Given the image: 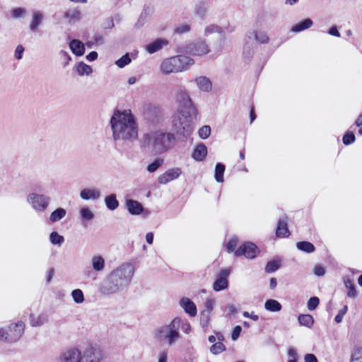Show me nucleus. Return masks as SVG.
<instances>
[{"mask_svg":"<svg viewBox=\"0 0 362 362\" xmlns=\"http://www.w3.org/2000/svg\"><path fill=\"white\" fill-rule=\"evenodd\" d=\"M177 110L172 117V129L177 134L187 137L194 131V120L198 109L186 90L180 89L175 94Z\"/></svg>","mask_w":362,"mask_h":362,"instance_id":"nucleus-1","label":"nucleus"},{"mask_svg":"<svg viewBox=\"0 0 362 362\" xmlns=\"http://www.w3.org/2000/svg\"><path fill=\"white\" fill-rule=\"evenodd\" d=\"M115 141H132L138 138V124L129 111H116L110 119Z\"/></svg>","mask_w":362,"mask_h":362,"instance_id":"nucleus-2","label":"nucleus"},{"mask_svg":"<svg viewBox=\"0 0 362 362\" xmlns=\"http://www.w3.org/2000/svg\"><path fill=\"white\" fill-rule=\"evenodd\" d=\"M134 267L124 263L113 269L100 284L99 291L103 295L117 293L130 284L134 274Z\"/></svg>","mask_w":362,"mask_h":362,"instance_id":"nucleus-3","label":"nucleus"},{"mask_svg":"<svg viewBox=\"0 0 362 362\" xmlns=\"http://www.w3.org/2000/svg\"><path fill=\"white\" fill-rule=\"evenodd\" d=\"M175 136L173 133L157 130L144 134L141 139V146L155 154L166 152L173 144Z\"/></svg>","mask_w":362,"mask_h":362,"instance_id":"nucleus-4","label":"nucleus"},{"mask_svg":"<svg viewBox=\"0 0 362 362\" xmlns=\"http://www.w3.org/2000/svg\"><path fill=\"white\" fill-rule=\"evenodd\" d=\"M181 324L182 320L180 317L174 318L168 325L160 326L155 329V338L168 346L174 345L180 337Z\"/></svg>","mask_w":362,"mask_h":362,"instance_id":"nucleus-5","label":"nucleus"},{"mask_svg":"<svg viewBox=\"0 0 362 362\" xmlns=\"http://www.w3.org/2000/svg\"><path fill=\"white\" fill-rule=\"evenodd\" d=\"M194 63V59L186 55H177L163 59L160 64V71L165 75L182 72Z\"/></svg>","mask_w":362,"mask_h":362,"instance_id":"nucleus-6","label":"nucleus"},{"mask_svg":"<svg viewBox=\"0 0 362 362\" xmlns=\"http://www.w3.org/2000/svg\"><path fill=\"white\" fill-rule=\"evenodd\" d=\"M59 362H98L93 358L91 353H83L76 346H71L63 349L59 356Z\"/></svg>","mask_w":362,"mask_h":362,"instance_id":"nucleus-7","label":"nucleus"},{"mask_svg":"<svg viewBox=\"0 0 362 362\" xmlns=\"http://www.w3.org/2000/svg\"><path fill=\"white\" fill-rule=\"evenodd\" d=\"M26 201L35 211L40 213L49 206L50 198L42 194L31 192L28 194Z\"/></svg>","mask_w":362,"mask_h":362,"instance_id":"nucleus-8","label":"nucleus"},{"mask_svg":"<svg viewBox=\"0 0 362 362\" xmlns=\"http://www.w3.org/2000/svg\"><path fill=\"white\" fill-rule=\"evenodd\" d=\"M187 54L192 56H202L209 52V48L205 41L198 40L188 43L185 48Z\"/></svg>","mask_w":362,"mask_h":362,"instance_id":"nucleus-9","label":"nucleus"},{"mask_svg":"<svg viewBox=\"0 0 362 362\" xmlns=\"http://www.w3.org/2000/svg\"><path fill=\"white\" fill-rule=\"evenodd\" d=\"M25 323L19 321L16 323H12L8 327V337L9 343H14L22 337L24 334Z\"/></svg>","mask_w":362,"mask_h":362,"instance_id":"nucleus-10","label":"nucleus"},{"mask_svg":"<svg viewBox=\"0 0 362 362\" xmlns=\"http://www.w3.org/2000/svg\"><path fill=\"white\" fill-rule=\"evenodd\" d=\"M257 252V247L252 243H245L235 251L236 257L245 256L247 259H254Z\"/></svg>","mask_w":362,"mask_h":362,"instance_id":"nucleus-11","label":"nucleus"},{"mask_svg":"<svg viewBox=\"0 0 362 362\" xmlns=\"http://www.w3.org/2000/svg\"><path fill=\"white\" fill-rule=\"evenodd\" d=\"M247 39L245 45L244 47V52L245 53V50L247 48H249L248 40H255V41L261 43V44H267L269 41V37L267 33V32L262 30H254L252 31L249 32L247 34Z\"/></svg>","mask_w":362,"mask_h":362,"instance_id":"nucleus-12","label":"nucleus"},{"mask_svg":"<svg viewBox=\"0 0 362 362\" xmlns=\"http://www.w3.org/2000/svg\"><path fill=\"white\" fill-rule=\"evenodd\" d=\"M181 174L182 170L180 168H171L161 174L158 178V182L161 185H165L169 182L178 178Z\"/></svg>","mask_w":362,"mask_h":362,"instance_id":"nucleus-13","label":"nucleus"},{"mask_svg":"<svg viewBox=\"0 0 362 362\" xmlns=\"http://www.w3.org/2000/svg\"><path fill=\"white\" fill-rule=\"evenodd\" d=\"M229 275V270L223 269L218 274L217 279L213 284V288L216 291H222L228 287L227 277Z\"/></svg>","mask_w":362,"mask_h":362,"instance_id":"nucleus-14","label":"nucleus"},{"mask_svg":"<svg viewBox=\"0 0 362 362\" xmlns=\"http://www.w3.org/2000/svg\"><path fill=\"white\" fill-rule=\"evenodd\" d=\"M223 33L224 32L223 28L216 25H208L204 29V36L207 37L212 33H218L221 35L218 45L216 48L217 51H221L224 45V36L223 35Z\"/></svg>","mask_w":362,"mask_h":362,"instance_id":"nucleus-15","label":"nucleus"},{"mask_svg":"<svg viewBox=\"0 0 362 362\" xmlns=\"http://www.w3.org/2000/svg\"><path fill=\"white\" fill-rule=\"evenodd\" d=\"M64 18L69 23H75L81 20V13L78 8L71 7L66 10Z\"/></svg>","mask_w":362,"mask_h":362,"instance_id":"nucleus-16","label":"nucleus"},{"mask_svg":"<svg viewBox=\"0 0 362 362\" xmlns=\"http://www.w3.org/2000/svg\"><path fill=\"white\" fill-rule=\"evenodd\" d=\"M180 305L184 309L185 312L190 317H194L197 315V307L194 302L187 297H183L180 300Z\"/></svg>","mask_w":362,"mask_h":362,"instance_id":"nucleus-17","label":"nucleus"},{"mask_svg":"<svg viewBox=\"0 0 362 362\" xmlns=\"http://www.w3.org/2000/svg\"><path fill=\"white\" fill-rule=\"evenodd\" d=\"M43 20V13L40 11H34L32 13L31 21L29 26L30 30L33 33L37 32L39 30V27L42 24Z\"/></svg>","mask_w":362,"mask_h":362,"instance_id":"nucleus-18","label":"nucleus"},{"mask_svg":"<svg viewBox=\"0 0 362 362\" xmlns=\"http://www.w3.org/2000/svg\"><path fill=\"white\" fill-rule=\"evenodd\" d=\"M169 42L164 38H158L153 42L148 44L145 49L149 54H153L160 50L163 47L167 46Z\"/></svg>","mask_w":362,"mask_h":362,"instance_id":"nucleus-19","label":"nucleus"},{"mask_svg":"<svg viewBox=\"0 0 362 362\" xmlns=\"http://www.w3.org/2000/svg\"><path fill=\"white\" fill-rule=\"evenodd\" d=\"M197 88L202 92H209L212 89L211 80L206 76H199L194 79Z\"/></svg>","mask_w":362,"mask_h":362,"instance_id":"nucleus-20","label":"nucleus"},{"mask_svg":"<svg viewBox=\"0 0 362 362\" xmlns=\"http://www.w3.org/2000/svg\"><path fill=\"white\" fill-rule=\"evenodd\" d=\"M80 197L83 200H97L100 197V192L95 188H85L81 191Z\"/></svg>","mask_w":362,"mask_h":362,"instance_id":"nucleus-21","label":"nucleus"},{"mask_svg":"<svg viewBox=\"0 0 362 362\" xmlns=\"http://www.w3.org/2000/svg\"><path fill=\"white\" fill-rule=\"evenodd\" d=\"M126 205L128 211L133 215H139L141 214L144 210L142 204L136 200L127 199Z\"/></svg>","mask_w":362,"mask_h":362,"instance_id":"nucleus-22","label":"nucleus"},{"mask_svg":"<svg viewBox=\"0 0 362 362\" xmlns=\"http://www.w3.org/2000/svg\"><path fill=\"white\" fill-rule=\"evenodd\" d=\"M207 155V148L204 144H198L192 153V158L197 161H203Z\"/></svg>","mask_w":362,"mask_h":362,"instance_id":"nucleus-23","label":"nucleus"},{"mask_svg":"<svg viewBox=\"0 0 362 362\" xmlns=\"http://www.w3.org/2000/svg\"><path fill=\"white\" fill-rule=\"evenodd\" d=\"M69 47L76 56H82L85 52L84 44L78 40H72L69 42Z\"/></svg>","mask_w":362,"mask_h":362,"instance_id":"nucleus-24","label":"nucleus"},{"mask_svg":"<svg viewBox=\"0 0 362 362\" xmlns=\"http://www.w3.org/2000/svg\"><path fill=\"white\" fill-rule=\"evenodd\" d=\"M313 24L310 18H306L303 21L295 24L291 29L293 33H299L310 28Z\"/></svg>","mask_w":362,"mask_h":362,"instance_id":"nucleus-25","label":"nucleus"},{"mask_svg":"<svg viewBox=\"0 0 362 362\" xmlns=\"http://www.w3.org/2000/svg\"><path fill=\"white\" fill-rule=\"evenodd\" d=\"M91 265L94 271L101 272L105 268V259L100 255H94L91 257Z\"/></svg>","mask_w":362,"mask_h":362,"instance_id":"nucleus-26","label":"nucleus"},{"mask_svg":"<svg viewBox=\"0 0 362 362\" xmlns=\"http://www.w3.org/2000/svg\"><path fill=\"white\" fill-rule=\"evenodd\" d=\"M66 211L64 208H57L53 211L49 218V221L52 223H54L65 217Z\"/></svg>","mask_w":362,"mask_h":362,"instance_id":"nucleus-27","label":"nucleus"},{"mask_svg":"<svg viewBox=\"0 0 362 362\" xmlns=\"http://www.w3.org/2000/svg\"><path fill=\"white\" fill-rule=\"evenodd\" d=\"M209 6L208 4L205 1H198L194 7L195 13L200 18H205Z\"/></svg>","mask_w":362,"mask_h":362,"instance_id":"nucleus-28","label":"nucleus"},{"mask_svg":"<svg viewBox=\"0 0 362 362\" xmlns=\"http://www.w3.org/2000/svg\"><path fill=\"white\" fill-rule=\"evenodd\" d=\"M281 265V259L279 257L269 261L265 267V272L270 274L278 270Z\"/></svg>","mask_w":362,"mask_h":362,"instance_id":"nucleus-29","label":"nucleus"},{"mask_svg":"<svg viewBox=\"0 0 362 362\" xmlns=\"http://www.w3.org/2000/svg\"><path fill=\"white\" fill-rule=\"evenodd\" d=\"M76 70L80 76H89L93 72L92 67L83 62L76 65Z\"/></svg>","mask_w":362,"mask_h":362,"instance_id":"nucleus-30","label":"nucleus"},{"mask_svg":"<svg viewBox=\"0 0 362 362\" xmlns=\"http://www.w3.org/2000/svg\"><path fill=\"white\" fill-rule=\"evenodd\" d=\"M29 320L30 325L32 327H40L47 322L46 317L42 315H35L33 314H30Z\"/></svg>","mask_w":362,"mask_h":362,"instance_id":"nucleus-31","label":"nucleus"},{"mask_svg":"<svg viewBox=\"0 0 362 362\" xmlns=\"http://www.w3.org/2000/svg\"><path fill=\"white\" fill-rule=\"evenodd\" d=\"M105 203L106 207L111 211L115 210L119 206V202L115 194L107 196L105 198Z\"/></svg>","mask_w":362,"mask_h":362,"instance_id":"nucleus-32","label":"nucleus"},{"mask_svg":"<svg viewBox=\"0 0 362 362\" xmlns=\"http://www.w3.org/2000/svg\"><path fill=\"white\" fill-rule=\"evenodd\" d=\"M264 308L270 312H279L281 310V305L276 300L269 299L264 303Z\"/></svg>","mask_w":362,"mask_h":362,"instance_id":"nucleus-33","label":"nucleus"},{"mask_svg":"<svg viewBox=\"0 0 362 362\" xmlns=\"http://www.w3.org/2000/svg\"><path fill=\"white\" fill-rule=\"evenodd\" d=\"M225 169V165L223 163H216L215 166L214 178L217 182H223L224 181L223 175Z\"/></svg>","mask_w":362,"mask_h":362,"instance_id":"nucleus-34","label":"nucleus"},{"mask_svg":"<svg viewBox=\"0 0 362 362\" xmlns=\"http://www.w3.org/2000/svg\"><path fill=\"white\" fill-rule=\"evenodd\" d=\"M298 322L300 325L310 328L314 324V319L312 315L305 314L298 316Z\"/></svg>","mask_w":362,"mask_h":362,"instance_id":"nucleus-35","label":"nucleus"},{"mask_svg":"<svg viewBox=\"0 0 362 362\" xmlns=\"http://www.w3.org/2000/svg\"><path fill=\"white\" fill-rule=\"evenodd\" d=\"M344 283L346 288L349 289L347 296L349 298H355L357 295L355 285L354 282L349 279H344Z\"/></svg>","mask_w":362,"mask_h":362,"instance_id":"nucleus-36","label":"nucleus"},{"mask_svg":"<svg viewBox=\"0 0 362 362\" xmlns=\"http://www.w3.org/2000/svg\"><path fill=\"white\" fill-rule=\"evenodd\" d=\"M215 300L212 298H207L204 303L205 310L202 313V316H205L206 320H209L210 313L214 309Z\"/></svg>","mask_w":362,"mask_h":362,"instance_id":"nucleus-37","label":"nucleus"},{"mask_svg":"<svg viewBox=\"0 0 362 362\" xmlns=\"http://www.w3.org/2000/svg\"><path fill=\"white\" fill-rule=\"evenodd\" d=\"M296 247L298 250L308 253H311L315 251V246L311 243L307 241L298 242Z\"/></svg>","mask_w":362,"mask_h":362,"instance_id":"nucleus-38","label":"nucleus"},{"mask_svg":"<svg viewBox=\"0 0 362 362\" xmlns=\"http://www.w3.org/2000/svg\"><path fill=\"white\" fill-rule=\"evenodd\" d=\"M79 213L83 221H88L94 218L93 211L86 206L82 207Z\"/></svg>","mask_w":362,"mask_h":362,"instance_id":"nucleus-39","label":"nucleus"},{"mask_svg":"<svg viewBox=\"0 0 362 362\" xmlns=\"http://www.w3.org/2000/svg\"><path fill=\"white\" fill-rule=\"evenodd\" d=\"M163 163V160L161 158H156L151 163L147 165L146 170L153 173L156 172Z\"/></svg>","mask_w":362,"mask_h":362,"instance_id":"nucleus-40","label":"nucleus"},{"mask_svg":"<svg viewBox=\"0 0 362 362\" xmlns=\"http://www.w3.org/2000/svg\"><path fill=\"white\" fill-rule=\"evenodd\" d=\"M71 297L76 303L81 304L84 301L83 293L79 288H76L72 291Z\"/></svg>","mask_w":362,"mask_h":362,"instance_id":"nucleus-41","label":"nucleus"},{"mask_svg":"<svg viewBox=\"0 0 362 362\" xmlns=\"http://www.w3.org/2000/svg\"><path fill=\"white\" fill-rule=\"evenodd\" d=\"M226 350L225 345L221 342L217 341L216 343L212 344V346L210 347V351L211 354L214 355L219 354L224 351Z\"/></svg>","mask_w":362,"mask_h":362,"instance_id":"nucleus-42","label":"nucleus"},{"mask_svg":"<svg viewBox=\"0 0 362 362\" xmlns=\"http://www.w3.org/2000/svg\"><path fill=\"white\" fill-rule=\"evenodd\" d=\"M351 362H362V347H357L353 350Z\"/></svg>","mask_w":362,"mask_h":362,"instance_id":"nucleus-43","label":"nucleus"},{"mask_svg":"<svg viewBox=\"0 0 362 362\" xmlns=\"http://www.w3.org/2000/svg\"><path fill=\"white\" fill-rule=\"evenodd\" d=\"M132 62V59H130L129 57V55L128 53L125 54L124 55H123L121 58H119V59H117L116 62H115V64L119 67V68H123L125 66L128 65L129 64H130V62Z\"/></svg>","mask_w":362,"mask_h":362,"instance_id":"nucleus-44","label":"nucleus"},{"mask_svg":"<svg viewBox=\"0 0 362 362\" xmlns=\"http://www.w3.org/2000/svg\"><path fill=\"white\" fill-rule=\"evenodd\" d=\"M199 136L202 139H207L211 134V127L209 125H204L199 129Z\"/></svg>","mask_w":362,"mask_h":362,"instance_id":"nucleus-45","label":"nucleus"},{"mask_svg":"<svg viewBox=\"0 0 362 362\" xmlns=\"http://www.w3.org/2000/svg\"><path fill=\"white\" fill-rule=\"evenodd\" d=\"M49 240L52 244L61 245L64 242L63 236L59 235L57 232H52L49 235Z\"/></svg>","mask_w":362,"mask_h":362,"instance_id":"nucleus-46","label":"nucleus"},{"mask_svg":"<svg viewBox=\"0 0 362 362\" xmlns=\"http://www.w3.org/2000/svg\"><path fill=\"white\" fill-rule=\"evenodd\" d=\"M355 135L352 132H347L343 136V144L346 146L350 145L355 141Z\"/></svg>","mask_w":362,"mask_h":362,"instance_id":"nucleus-47","label":"nucleus"},{"mask_svg":"<svg viewBox=\"0 0 362 362\" xmlns=\"http://www.w3.org/2000/svg\"><path fill=\"white\" fill-rule=\"evenodd\" d=\"M190 25L186 23L177 25L175 29V33L177 34L187 33L190 30Z\"/></svg>","mask_w":362,"mask_h":362,"instance_id":"nucleus-48","label":"nucleus"},{"mask_svg":"<svg viewBox=\"0 0 362 362\" xmlns=\"http://www.w3.org/2000/svg\"><path fill=\"white\" fill-rule=\"evenodd\" d=\"M288 228H276V235L277 238H283L289 236Z\"/></svg>","mask_w":362,"mask_h":362,"instance_id":"nucleus-49","label":"nucleus"},{"mask_svg":"<svg viewBox=\"0 0 362 362\" xmlns=\"http://www.w3.org/2000/svg\"><path fill=\"white\" fill-rule=\"evenodd\" d=\"M320 300L317 297H312L309 299L307 307L309 310H315L319 305Z\"/></svg>","mask_w":362,"mask_h":362,"instance_id":"nucleus-50","label":"nucleus"},{"mask_svg":"<svg viewBox=\"0 0 362 362\" xmlns=\"http://www.w3.org/2000/svg\"><path fill=\"white\" fill-rule=\"evenodd\" d=\"M237 244H238V238L236 237H233V238H230L226 245V248H227L228 252H235Z\"/></svg>","mask_w":362,"mask_h":362,"instance_id":"nucleus-51","label":"nucleus"},{"mask_svg":"<svg viewBox=\"0 0 362 362\" xmlns=\"http://www.w3.org/2000/svg\"><path fill=\"white\" fill-rule=\"evenodd\" d=\"M347 310H348L347 305H344L343 308L339 310L337 315H336V317L334 318V321L337 323H340L342 321L344 316L347 313Z\"/></svg>","mask_w":362,"mask_h":362,"instance_id":"nucleus-52","label":"nucleus"},{"mask_svg":"<svg viewBox=\"0 0 362 362\" xmlns=\"http://www.w3.org/2000/svg\"><path fill=\"white\" fill-rule=\"evenodd\" d=\"M25 13V9L22 8H16L12 11V16L15 18L23 17Z\"/></svg>","mask_w":362,"mask_h":362,"instance_id":"nucleus-53","label":"nucleus"},{"mask_svg":"<svg viewBox=\"0 0 362 362\" xmlns=\"http://www.w3.org/2000/svg\"><path fill=\"white\" fill-rule=\"evenodd\" d=\"M242 331V328L240 326L238 325L234 327L232 334H231V338L233 340H236L239 337L240 332Z\"/></svg>","mask_w":362,"mask_h":362,"instance_id":"nucleus-54","label":"nucleus"},{"mask_svg":"<svg viewBox=\"0 0 362 362\" xmlns=\"http://www.w3.org/2000/svg\"><path fill=\"white\" fill-rule=\"evenodd\" d=\"M24 52V48L22 45H18L15 50V57L20 60L23 57V54Z\"/></svg>","mask_w":362,"mask_h":362,"instance_id":"nucleus-55","label":"nucleus"},{"mask_svg":"<svg viewBox=\"0 0 362 362\" xmlns=\"http://www.w3.org/2000/svg\"><path fill=\"white\" fill-rule=\"evenodd\" d=\"M314 274L317 276H322L325 274V269L320 265H316L314 267Z\"/></svg>","mask_w":362,"mask_h":362,"instance_id":"nucleus-56","label":"nucleus"},{"mask_svg":"<svg viewBox=\"0 0 362 362\" xmlns=\"http://www.w3.org/2000/svg\"><path fill=\"white\" fill-rule=\"evenodd\" d=\"M167 359L168 352L165 350L160 351L158 356V362H167Z\"/></svg>","mask_w":362,"mask_h":362,"instance_id":"nucleus-57","label":"nucleus"},{"mask_svg":"<svg viewBox=\"0 0 362 362\" xmlns=\"http://www.w3.org/2000/svg\"><path fill=\"white\" fill-rule=\"evenodd\" d=\"M305 362H318L316 356L313 354H307L304 358Z\"/></svg>","mask_w":362,"mask_h":362,"instance_id":"nucleus-58","label":"nucleus"},{"mask_svg":"<svg viewBox=\"0 0 362 362\" xmlns=\"http://www.w3.org/2000/svg\"><path fill=\"white\" fill-rule=\"evenodd\" d=\"M0 340H4L8 342V332L4 328L0 329Z\"/></svg>","mask_w":362,"mask_h":362,"instance_id":"nucleus-59","label":"nucleus"},{"mask_svg":"<svg viewBox=\"0 0 362 362\" xmlns=\"http://www.w3.org/2000/svg\"><path fill=\"white\" fill-rule=\"evenodd\" d=\"M98 58V53L95 51L90 52L88 55H86L87 60L90 62L95 61Z\"/></svg>","mask_w":362,"mask_h":362,"instance_id":"nucleus-60","label":"nucleus"},{"mask_svg":"<svg viewBox=\"0 0 362 362\" xmlns=\"http://www.w3.org/2000/svg\"><path fill=\"white\" fill-rule=\"evenodd\" d=\"M243 316L245 317H250L254 321H257L259 319V317L257 315H255L254 313H249L247 311L243 313Z\"/></svg>","mask_w":362,"mask_h":362,"instance_id":"nucleus-61","label":"nucleus"},{"mask_svg":"<svg viewBox=\"0 0 362 362\" xmlns=\"http://www.w3.org/2000/svg\"><path fill=\"white\" fill-rule=\"evenodd\" d=\"M329 34L335 37H340V33L336 26H332L329 30Z\"/></svg>","mask_w":362,"mask_h":362,"instance_id":"nucleus-62","label":"nucleus"},{"mask_svg":"<svg viewBox=\"0 0 362 362\" xmlns=\"http://www.w3.org/2000/svg\"><path fill=\"white\" fill-rule=\"evenodd\" d=\"M288 356L291 358L292 359H296L297 360V352L296 349L293 348H290L288 350Z\"/></svg>","mask_w":362,"mask_h":362,"instance_id":"nucleus-63","label":"nucleus"},{"mask_svg":"<svg viewBox=\"0 0 362 362\" xmlns=\"http://www.w3.org/2000/svg\"><path fill=\"white\" fill-rule=\"evenodd\" d=\"M182 331L186 333V334H189L191 331V325L188 322H185L182 325Z\"/></svg>","mask_w":362,"mask_h":362,"instance_id":"nucleus-64","label":"nucleus"}]
</instances>
